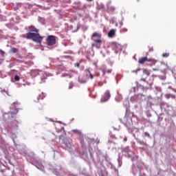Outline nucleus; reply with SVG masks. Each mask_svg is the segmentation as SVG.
Returning a JSON list of instances; mask_svg holds the SVG:
<instances>
[{
    "instance_id": "obj_1",
    "label": "nucleus",
    "mask_w": 176,
    "mask_h": 176,
    "mask_svg": "<svg viewBox=\"0 0 176 176\" xmlns=\"http://www.w3.org/2000/svg\"><path fill=\"white\" fill-rule=\"evenodd\" d=\"M30 31L32 32H36V33H31L28 32L26 34V39H32L34 42H41L42 39L43 38L41 35L39 34V30L36 29L34 26H30L29 27Z\"/></svg>"
},
{
    "instance_id": "obj_3",
    "label": "nucleus",
    "mask_w": 176,
    "mask_h": 176,
    "mask_svg": "<svg viewBox=\"0 0 176 176\" xmlns=\"http://www.w3.org/2000/svg\"><path fill=\"white\" fill-rule=\"evenodd\" d=\"M91 38L96 43H102V40L101 39V34H100V33L98 32L93 33Z\"/></svg>"
},
{
    "instance_id": "obj_6",
    "label": "nucleus",
    "mask_w": 176,
    "mask_h": 176,
    "mask_svg": "<svg viewBox=\"0 0 176 176\" xmlns=\"http://www.w3.org/2000/svg\"><path fill=\"white\" fill-rule=\"evenodd\" d=\"M115 34H116V32L115 31V30L111 29L109 33H108V36L109 38H113V36H115Z\"/></svg>"
},
{
    "instance_id": "obj_14",
    "label": "nucleus",
    "mask_w": 176,
    "mask_h": 176,
    "mask_svg": "<svg viewBox=\"0 0 176 176\" xmlns=\"http://www.w3.org/2000/svg\"><path fill=\"white\" fill-rule=\"evenodd\" d=\"M170 56V54L168 52H165L164 54H162V57L164 58H167Z\"/></svg>"
},
{
    "instance_id": "obj_35",
    "label": "nucleus",
    "mask_w": 176,
    "mask_h": 176,
    "mask_svg": "<svg viewBox=\"0 0 176 176\" xmlns=\"http://www.w3.org/2000/svg\"><path fill=\"white\" fill-rule=\"evenodd\" d=\"M140 1V0H138V1Z\"/></svg>"
},
{
    "instance_id": "obj_32",
    "label": "nucleus",
    "mask_w": 176,
    "mask_h": 176,
    "mask_svg": "<svg viewBox=\"0 0 176 176\" xmlns=\"http://www.w3.org/2000/svg\"><path fill=\"white\" fill-rule=\"evenodd\" d=\"M136 71H140V69H137Z\"/></svg>"
},
{
    "instance_id": "obj_19",
    "label": "nucleus",
    "mask_w": 176,
    "mask_h": 176,
    "mask_svg": "<svg viewBox=\"0 0 176 176\" xmlns=\"http://www.w3.org/2000/svg\"><path fill=\"white\" fill-rule=\"evenodd\" d=\"M62 76H63V78L65 77V76H69V77L71 78V75H69V74H67V73L63 74H62Z\"/></svg>"
},
{
    "instance_id": "obj_23",
    "label": "nucleus",
    "mask_w": 176,
    "mask_h": 176,
    "mask_svg": "<svg viewBox=\"0 0 176 176\" xmlns=\"http://www.w3.org/2000/svg\"><path fill=\"white\" fill-rule=\"evenodd\" d=\"M13 105H20V102H14L13 103Z\"/></svg>"
},
{
    "instance_id": "obj_18",
    "label": "nucleus",
    "mask_w": 176,
    "mask_h": 176,
    "mask_svg": "<svg viewBox=\"0 0 176 176\" xmlns=\"http://www.w3.org/2000/svg\"><path fill=\"white\" fill-rule=\"evenodd\" d=\"M137 86H138V87H141L142 89V90H145V89H148V88L144 87V86H142L141 85H139V84H138Z\"/></svg>"
},
{
    "instance_id": "obj_27",
    "label": "nucleus",
    "mask_w": 176,
    "mask_h": 176,
    "mask_svg": "<svg viewBox=\"0 0 176 176\" xmlns=\"http://www.w3.org/2000/svg\"><path fill=\"white\" fill-rule=\"evenodd\" d=\"M140 80H143V82H145L146 79L145 78H142Z\"/></svg>"
},
{
    "instance_id": "obj_28",
    "label": "nucleus",
    "mask_w": 176,
    "mask_h": 176,
    "mask_svg": "<svg viewBox=\"0 0 176 176\" xmlns=\"http://www.w3.org/2000/svg\"><path fill=\"white\" fill-rule=\"evenodd\" d=\"M96 46V43H92V47H94Z\"/></svg>"
},
{
    "instance_id": "obj_12",
    "label": "nucleus",
    "mask_w": 176,
    "mask_h": 176,
    "mask_svg": "<svg viewBox=\"0 0 176 176\" xmlns=\"http://www.w3.org/2000/svg\"><path fill=\"white\" fill-rule=\"evenodd\" d=\"M143 74L144 75H146L147 77L149 76V75H151V72L147 69H143Z\"/></svg>"
},
{
    "instance_id": "obj_5",
    "label": "nucleus",
    "mask_w": 176,
    "mask_h": 176,
    "mask_svg": "<svg viewBox=\"0 0 176 176\" xmlns=\"http://www.w3.org/2000/svg\"><path fill=\"white\" fill-rule=\"evenodd\" d=\"M146 61H148V63H155V60L152 58H148V57L146 56L140 58L138 60V63L139 64H145Z\"/></svg>"
},
{
    "instance_id": "obj_26",
    "label": "nucleus",
    "mask_w": 176,
    "mask_h": 176,
    "mask_svg": "<svg viewBox=\"0 0 176 176\" xmlns=\"http://www.w3.org/2000/svg\"><path fill=\"white\" fill-rule=\"evenodd\" d=\"M74 133H79V131H78V130H74Z\"/></svg>"
},
{
    "instance_id": "obj_22",
    "label": "nucleus",
    "mask_w": 176,
    "mask_h": 176,
    "mask_svg": "<svg viewBox=\"0 0 176 176\" xmlns=\"http://www.w3.org/2000/svg\"><path fill=\"white\" fill-rule=\"evenodd\" d=\"M72 87H74V84L69 83V89H72Z\"/></svg>"
},
{
    "instance_id": "obj_13",
    "label": "nucleus",
    "mask_w": 176,
    "mask_h": 176,
    "mask_svg": "<svg viewBox=\"0 0 176 176\" xmlns=\"http://www.w3.org/2000/svg\"><path fill=\"white\" fill-rule=\"evenodd\" d=\"M112 73V69H108L107 70H103V75H105V74H111Z\"/></svg>"
},
{
    "instance_id": "obj_21",
    "label": "nucleus",
    "mask_w": 176,
    "mask_h": 176,
    "mask_svg": "<svg viewBox=\"0 0 176 176\" xmlns=\"http://www.w3.org/2000/svg\"><path fill=\"white\" fill-rule=\"evenodd\" d=\"M144 135H145L146 137H151V135H150L149 133H148V132H144Z\"/></svg>"
},
{
    "instance_id": "obj_24",
    "label": "nucleus",
    "mask_w": 176,
    "mask_h": 176,
    "mask_svg": "<svg viewBox=\"0 0 176 176\" xmlns=\"http://www.w3.org/2000/svg\"><path fill=\"white\" fill-rule=\"evenodd\" d=\"M122 32H127V28H123Z\"/></svg>"
},
{
    "instance_id": "obj_29",
    "label": "nucleus",
    "mask_w": 176,
    "mask_h": 176,
    "mask_svg": "<svg viewBox=\"0 0 176 176\" xmlns=\"http://www.w3.org/2000/svg\"><path fill=\"white\" fill-rule=\"evenodd\" d=\"M87 1H88V2H91V1H93V0H87Z\"/></svg>"
},
{
    "instance_id": "obj_10",
    "label": "nucleus",
    "mask_w": 176,
    "mask_h": 176,
    "mask_svg": "<svg viewBox=\"0 0 176 176\" xmlns=\"http://www.w3.org/2000/svg\"><path fill=\"white\" fill-rule=\"evenodd\" d=\"M107 11L109 12V13H112V12H115V7L113 6H109L107 8Z\"/></svg>"
},
{
    "instance_id": "obj_33",
    "label": "nucleus",
    "mask_w": 176,
    "mask_h": 176,
    "mask_svg": "<svg viewBox=\"0 0 176 176\" xmlns=\"http://www.w3.org/2000/svg\"><path fill=\"white\" fill-rule=\"evenodd\" d=\"M70 147H71V144L69 145V148H70Z\"/></svg>"
},
{
    "instance_id": "obj_25",
    "label": "nucleus",
    "mask_w": 176,
    "mask_h": 176,
    "mask_svg": "<svg viewBox=\"0 0 176 176\" xmlns=\"http://www.w3.org/2000/svg\"><path fill=\"white\" fill-rule=\"evenodd\" d=\"M76 65L77 68H79V67H80V63H77L76 64Z\"/></svg>"
},
{
    "instance_id": "obj_9",
    "label": "nucleus",
    "mask_w": 176,
    "mask_h": 176,
    "mask_svg": "<svg viewBox=\"0 0 176 176\" xmlns=\"http://www.w3.org/2000/svg\"><path fill=\"white\" fill-rule=\"evenodd\" d=\"M39 98H41V100H43V98H45V94L41 93V94L39 95V98H38L36 100H34V102H39Z\"/></svg>"
},
{
    "instance_id": "obj_8",
    "label": "nucleus",
    "mask_w": 176,
    "mask_h": 176,
    "mask_svg": "<svg viewBox=\"0 0 176 176\" xmlns=\"http://www.w3.org/2000/svg\"><path fill=\"white\" fill-rule=\"evenodd\" d=\"M138 144H140V145H144V146H147L146 142H145L144 140H141L140 139L137 140Z\"/></svg>"
},
{
    "instance_id": "obj_7",
    "label": "nucleus",
    "mask_w": 176,
    "mask_h": 176,
    "mask_svg": "<svg viewBox=\"0 0 176 176\" xmlns=\"http://www.w3.org/2000/svg\"><path fill=\"white\" fill-rule=\"evenodd\" d=\"M85 72H86L87 76L89 75L90 79H94V76H93V74H91V72H90L89 69H86Z\"/></svg>"
},
{
    "instance_id": "obj_17",
    "label": "nucleus",
    "mask_w": 176,
    "mask_h": 176,
    "mask_svg": "<svg viewBox=\"0 0 176 176\" xmlns=\"http://www.w3.org/2000/svg\"><path fill=\"white\" fill-rule=\"evenodd\" d=\"M14 80L18 82L19 80H20V76H19L18 75H16L14 76Z\"/></svg>"
},
{
    "instance_id": "obj_2",
    "label": "nucleus",
    "mask_w": 176,
    "mask_h": 176,
    "mask_svg": "<svg viewBox=\"0 0 176 176\" xmlns=\"http://www.w3.org/2000/svg\"><path fill=\"white\" fill-rule=\"evenodd\" d=\"M57 43V41L56 40V37L53 35H50L47 36L46 38V43L47 46H54L56 43Z\"/></svg>"
},
{
    "instance_id": "obj_31",
    "label": "nucleus",
    "mask_w": 176,
    "mask_h": 176,
    "mask_svg": "<svg viewBox=\"0 0 176 176\" xmlns=\"http://www.w3.org/2000/svg\"><path fill=\"white\" fill-rule=\"evenodd\" d=\"M42 108H43V107H41V108L38 107V109H42Z\"/></svg>"
},
{
    "instance_id": "obj_20",
    "label": "nucleus",
    "mask_w": 176,
    "mask_h": 176,
    "mask_svg": "<svg viewBox=\"0 0 176 176\" xmlns=\"http://www.w3.org/2000/svg\"><path fill=\"white\" fill-rule=\"evenodd\" d=\"M165 97H166V98H170L171 97V95H170V94H166L165 95Z\"/></svg>"
},
{
    "instance_id": "obj_4",
    "label": "nucleus",
    "mask_w": 176,
    "mask_h": 176,
    "mask_svg": "<svg viewBox=\"0 0 176 176\" xmlns=\"http://www.w3.org/2000/svg\"><path fill=\"white\" fill-rule=\"evenodd\" d=\"M109 98H111V93L109 92V91H107L104 94V95L102 96V98L100 99V102H107V101H108V100H109Z\"/></svg>"
},
{
    "instance_id": "obj_11",
    "label": "nucleus",
    "mask_w": 176,
    "mask_h": 176,
    "mask_svg": "<svg viewBox=\"0 0 176 176\" xmlns=\"http://www.w3.org/2000/svg\"><path fill=\"white\" fill-rule=\"evenodd\" d=\"M17 52H19V49L16 47L11 48V50H10V52L12 54L17 53Z\"/></svg>"
},
{
    "instance_id": "obj_30",
    "label": "nucleus",
    "mask_w": 176,
    "mask_h": 176,
    "mask_svg": "<svg viewBox=\"0 0 176 176\" xmlns=\"http://www.w3.org/2000/svg\"><path fill=\"white\" fill-rule=\"evenodd\" d=\"M81 142L82 145H83V141H82V140H81V142Z\"/></svg>"
},
{
    "instance_id": "obj_34",
    "label": "nucleus",
    "mask_w": 176,
    "mask_h": 176,
    "mask_svg": "<svg viewBox=\"0 0 176 176\" xmlns=\"http://www.w3.org/2000/svg\"><path fill=\"white\" fill-rule=\"evenodd\" d=\"M126 139H124V141H126Z\"/></svg>"
},
{
    "instance_id": "obj_15",
    "label": "nucleus",
    "mask_w": 176,
    "mask_h": 176,
    "mask_svg": "<svg viewBox=\"0 0 176 176\" xmlns=\"http://www.w3.org/2000/svg\"><path fill=\"white\" fill-rule=\"evenodd\" d=\"M0 54H1V56H2V57H3L6 54L5 51L0 50Z\"/></svg>"
},
{
    "instance_id": "obj_16",
    "label": "nucleus",
    "mask_w": 176,
    "mask_h": 176,
    "mask_svg": "<svg viewBox=\"0 0 176 176\" xmlns=\"http://www.w3.org/2000/svg\"><path fill=\"white\" fill-rule=\"evenodd\" d=\"M87 80L85 78H81V83H86Z\"/></svg>"
}]
</instances>
